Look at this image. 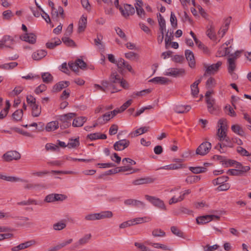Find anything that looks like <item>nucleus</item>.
<instances>
[{
	"mask_svg": "<svg viewBox=\"0 0 251 251\" xmlns=\"http://www.w3.org/2000/svg\"><path fill=\"white\" fill-rule=\"evenodd\" d=\"M118 74L116 72H112L109 76V81L103 80L101 84L104 87L103 92H107L108 90L112 89L111 93L119 92L121 89L116 88L115 84L118 81Z\"/></svg>",
	"mask_w": 251,
	"mask_h": 251,
	"instance_id": "1",
	"label": "nucleus"
},
{
	"mask_svg": "<svg viewBox=\"0 0 251 251\" xmlns=\"http://www.w3.org/2000/svg\"><path fill=\"white\" fill-rule=\"evenodd\" d=\"M68 66L69 67L67 66V63L64 62L59 67V70L67 75L70 74V70L77 74L78 72V58L75 59V62H69Z\"/></svg>",
	"mask_w": 251,
	"mask_h": 251,
	"instance_id": "2",
	"label": "nucleus"
},
{
	"mask_svg": "<svg viewBox=\"0 0 251 251\" xmlns=\"http://www.w3.org/2000/svg\"><path fill=\"white\" fill-rule=\"evenodd\" d=\"M236 57H229L227 59V71L232 79L236 80L238 78V75L234 73L236 69Z\"/></svg>",
	"mask_w": 251,
	"mask_h": 251,
	"instance_id": "3",
	"label": "nucleus"
},
{
	"mask_svg": "<svg viewBox=\"0 0 251 251\" xmlns=\"http://www.w3.org/2000/svg\"><path fill=\"white\" fill-rule=\"evenodd\" d=\"M211 144L205 141L202 143L197 149L196 153L198 155L204 156L207 154L211 149Z\"/></svg>",
	"mask_w": 251,
	"mask_h": 251,
	"instance_id": "4",
	"label": "nucleus"
},
{
	"mask_svg": "<svg viewBox=\"0 0 251 251\" xmlns=\"http://www.w3.org/2000/svg\"><path fill=\"white\" fill-rule=\"evenodd\" d=\"M119 10L122 15L126 19H127L129 16L133 15L135 13L133 6L128 4H125L122 7H120Z\"/></svg>",
	"mask_w": 251,
	"mask_h": 251,
	"instance_id": "5",
	"label": "nucleus"
},
{
	"mask_svg": "<svg viewBox=\"0 0 251 251\" xmlns=\"http://www.w3.org/2000/svg\"><path fill=\"white\" fill-rule=\"evenodd\" d=\"M20 158V153L15 151H7L2 155V158L6 162H10L13 160H18Z\"/></svg>",
	"mask_w": 251,
	"mask_h": 251,
	"instance_id": "6",
	"label": "nucleus"
},
{
	"mask_svg": "<svg viewBox=\"0 0 251 251\" xmlns=\"http://www.w3.org/2000/svg\"><path fill=\"white\" fill-rule=\"evenodd\" d=\"M145 198L147 200L151 202L154 206L163 210H166V206L164 202L160 199L154 197L146 195Z\"/></svg>",
	"mask_w": 251,
	"mask_h": 251,
	"instance_id": "7",
	"label": "nucleus"
},
{
	"mask_svg": "<svg viewBox=\"0 0 251 251\" xmlns=\"http://www.w3.org/2000/svg\"><path fill=\"white\" fill-rule=\"evenodd\" d=\"M222 65V62L219 61L215 64L208 66L206 68L205 73L204 74V76L207 75H211L216 74L219 70Z\"/></svg>",
	"mask_w": 251,
	"mask_h": 251,
	"instance_id": "8",
	"label": "nucleus"
},
{
	"mask_svg": "<svg viewBox=\"0 0 251 251\" xmlns=\"http://www.w3.org/2000/svg\"><path fill=\"white\" fill-rule=\"evenodd\" d=\"M15 43V41L14 37L10 35H4L0 40V44L1 45L2 48L6 47L12 49V46Z\"/></svg>",
	"mask_w": 251,
	"mask_h": 251,
	"instance_id": "9",
	"label": "nucleus"
},
{
	"mask_svg": "<svg viewBox=\"0 0 251 251\" xmlns=\"http://www.w3.org/2000/svg\"><path fill=\"white\" fill-rule=\"evenodd\" d=\"M130 144L129 140L126 139L120 140L115 143L113 148L115 151H121L127 148Z\"/></svg>",
	"mask_w": 251,
	"mask_h": 251,
	"instance_id": "10",
	"label": "nucleus"
},
{
	"mask_svg": "<svg viewBox=\"0 0 251 251\" xmlns=\"http://www.w3.org/2000/svg\"><path fill=\"white\" fill-rule=\"evenodd\" d=\"M156 179L155 178L152 176H147L134 180L132 181V183L134 185L150 184L153 183Z\"/></svg>",
	"mask_w": 251,
	"mask_h": 251,
	"instance_id": "11",
	"label": "nucleus"
},
{
	"mask_svg": "<svg viewBox=\"0 0 251 251\" xmlns=\"http://www.w3.org/2000/svg\"><path fill=\"white\" fill-rule=\"evenodd\" d=\"M185 71L183 69L170 68L165 73V75L177 77L184 74Z\"/></svg>",
	"mask_w": 251,
	"mask_h": 251,
	"instance_id": "12",
	"label": "nucleus"
},
{
	"mask_svg": "<svg viewBox=\"0 0 251 251\" xmlns=\"http://www.w3.org/2000/svg\"><path fill=\"white\" fill-rule=\"evenodd\" d=\"M76 116V114L74 113H69L66 114L61 115L60 116V120L64 124V127L69 126L71 125L70 121L73 119Z\"/></svg>",
	"mask_w": 251,
	"mask_h": 251,
	"instance_id": "13",
	"label": "nucleus"
},
{
	"mask_svg": "<svg viewBox=\"0 0 251 251\" xmlns=\"http://www.w3.org/2000/svg\"><path fill=\"white\" fill-rule=\"evenodd\" d=\"M20 39L30 44H34L36 41V36L33 33H25L20 37Z\"/></svg>",
	"mask_w": 251,
	"mask_h": 251,
	"instance_id": "14",
	"label": "nucleus"
},
{
	"mask_svg": "<svg viewBox=\"0 0 251 251\" xmlns=\"http://www.w3.org/2000/svg\"><path fill=\"white\" fill-rule=\"evenodd\" d=\"M124 203L126 205H132L142 208H144L145 206V204L143 202L131 199L126 200L124 201Z\"/></svg>",
	"mask_w": 251,
	"mask_h": 251,
	"instance_id": "15",
	"label": "nucleus"
},
{
	"mask_svg": "<svg viewBox=\"0 0 251 251\" xmlns=\"http://www.w3.org/2000/svg\"><path fill=\"white\" fill-rule=\"evenodd\" d=\"M185 55L186 59L189 61V65L191 68H193L195 65V60L193 52L189 50L185 51Z\"/></svg>",
	"mask_w": 251,
	"mask_h": 251,
	"instance_id": "16",
	"label": "nucleus"
},
{
	"mask_svg": "<svg viewBox=\"0 0 251 251\" xmlns=\"http://www.w3.org/2000/svg\"><path fill=\"white\" fill-rule=\"evenodd\" d=\"M223 122L224 120L223 119H220L218 122V124H220L221 126L218 129L217 135L220 141H224V138L226 136V131H225L223 126Z\"/></svg>",
	"mask_w": 251,
	"mask_h": 251,
	"instance_id": "17",
	"label": "nucleus"
},
{
	"mask_svg": "<svg viewBox=\"0 0 251 251\" xmlns=\"http://www.w3.org/2000/svg\"><path fill=\"white\" fill-rule=\"evenodd\" d=\"M70 84L69 81H61L54 85L52 91L54 92L60 91L63 89L67 87Z\"/></svg>",
	"mask_w": 251,
	"mask_h": 251,
	"instance_id": "18",
	"label": "nucleus"
},
{
	"mask_svg": "<svg viewBox=\"0 0 251 251\" xmlns=\"http://www.w3.org/2000/svg\"><path fill=\"white\" fill-rule=\"evenodd\" d=\"M128 62L126 61L122 58H120L117 60V66L118 67V72L120 74L123 75L124 73V69Z\"/></svg>",
	"mask_w": 251,
	"mask_h": 251,
	"instance_id": "19",
	"label": "nucleus"
},
{
	"mask_svg": "<svg viewBox=\"0 0 251 251\" xmlns=\"http://www.w3.org/2000/svg\"><path fill=\"white\" fill-rule=\"evenodd\" d=\"M47 54V52L43 50H38L33 53L32 58L35 60H39L44 57Z\"/></svg>",
	"mask_w": 251,
	"mask_h": 251,
	"instance_id": "20",
	"label": "nucleus"
},
{
	"mask_svg": "<svg viewBox=\"0 0 251 251\" xmlns=\"http://www.w3.org/2000/svg\"><path fill=\"white\" fill-rule=\"evenodd\" d=\"M231 129L234 133L240 136H244L245 135V133L242 127L239 125L236 124L232 125L231 127Z\"/></svg>",
	"mask_w": 251,
	"mask_h": 251,
	"instance_id": "21",
	"label": "nucleus"
},
{
	"mask_svg": "<svg viewBox=\"0 0 251 251\" xmlns=\"http://www.w3.org/2000/svg\"><path fill=\"white\" fill-rule=\"evenodd\" d=\"M157 17L158 18V24L160 33H164L166 30L165 20L160 13L157 15Z\"/></svg>",
	"mask_w": 251,
	"mask_h": 251,
	"instance_id": "22",
	"label": "nucleus"
},
{
	"mask_svg": "<svg viewBox=\"0 0 251 251\" xmlns=\"http://www.w3.org/2000/svg\"><path fill=\"white\" fill-rule=\"evenodd\" d=\"M191 106L190 105H176L175 108L174 110L176 113H184L185 112H187L189 111L191 109Z\"/></svg>",
	"mask_w": 251,
	"mask_h": 251,
	"instance_id": "23",
	"label": "nucleus"
},
{
	"mask_svg": "<svg viewBox=\"0 0 251 251\" xmlns=\"http://www.w3.org/2000/svg\"><path fill=\"white\" fill-rule=\"evenodd\" d=\"M87 16L82 15L79 20V33L83 32L85 30L87 24Z\"/></svg>",
	"mask_w": 251,
	"mask_h": 251,
	"instance_id": "24",
	"label": "nucleus"
},
{
	"mask_svg": "<svg viewBox=\"0 0 251 251\" xmlns=\"http://www.w3.org/2000/svg\"><path fill=\"white\" fill-rule=\"evenodd\" d=\"M32 109V115L34 117L39 116L41 113V107L38 104L34 103L30 106Z\"/></svg>",
	"mask_w": 251,
	"mask_h": 251,
	"instance_id": "25",
	"label": "nucleus"
},
{
	"mask_svg": "<svg viewBox=\"0 0 251 251\" xmlns=\"http://www.w3.org/2000/svg\"><path fill=\"white\" fill-rule=\"evenodd\" d=\"M150 81L159 84H166L168 83L169 79L164 77H155L151 79Z\"/></svg>",
	"mask_w": 251,
	"mask_h": 251,
	"instance_id": "26",
	"label": "nucleus"
},
{
	"mask_svg": "<svg viewBox=\"0 0 251 251\" xmlns=\"http://www.w3.org/2000/svg\"><path fill=\"white\" fill-rule=\"evenodd\" d=\"M212 220L210 215H205L199 217L196 221L198 224H204L208 223Z\"/></svg>",
	"mask_w": 251,
	"mask_h": 251,
	"instance_id": "27",
	"label": "nucleus"
},
{
	"mask_svg": "<svg viewBox=\"0 0 251 251\" xmlns=\"http://www.w3.org/2000/svg\"><path fill=\"white\" fill-rule=\"evenodd\" d=\"M97 216L98 217V220L111 218L113 216V214L110 211H104L98 213Z\"/></svg>",
	"mask_w": 251,
	"mask_h": 251,
	"instance_id": "28",
	"label": "nucleus"
},
{
	"mask_svg": "<svg viewBox=\"0 0 251 251\" xmlns=\"http://www.w3.org/2000/svg\"><path fill=\"white\" fill-rule=\"evenodd\" d=\"M58 127V122L57 121H52L47 124L46 130L47 131H54L57 129Z\"/></svg>",
	"mask_w": 251,
	"mask_h": 251,
	"instance_id": "29",
	"label": "nucleus"
},
{
	"mask_svg": "<svg viewBox=\"0 0 251 251\" xmlns=\"http://www.w3.org/2000/svg\"><path fill=\"white\" fill-rule=\"evenodd\" d=\"M174 39V32L173 30L170 31L168 30L166 34V38L165 39V47L166 49L168 48L169 45L170 44L171 41Z\"/></svg>",
	"mask_w": 251,
	"mask_h": 251,
	"instance_id": "30",
	"label": "nucleus"
},
{
	"mask_svg": "<svg viewBox=\"0 0 251 251\" xmlns=\"http://www.w3.org/2000/svg\"><path fill=\"white\" fill-rule=\"evenodd\" d=\"M61 41L58 38L54 39L50 42H48L46 43V47L47 48L50 49H53L56 46L61 44Z\"/></svg>",
	"mask_w": 251,
	"mask_h": 251,
	"instance_id": "31",
	"label": "nucleus"
},
{
	"mask_svg": "<svg viewBox=\"0 0 251 251\" xmlns=\"http://www.w3.org/2000/svg\"><path fill=\"white\" fill-rule=\"evenodd\" d=\"M228 177L227 176H222L219 177L212 180V183L214 185H221L227 181Z\"/></svg>",
	"mask_w": 251,
	"mask_h": 251,
	"instance_id": "32",
	"label": "nucleus"
},
{
	"mask_svg": "<svg viewBox=\"0 0 251 251\" xmlns=\"http://www.w3.org/2000/svg\"><path fill=\"white\" fill-rule=\"evenodd\" d=\"M110 112H107L103 114L102 117H99L98 118V122L100 125L104 124L105 122L108 121L110 120Z\"/></svg>",
	"mask_w": 251,
	"mask_h": 251,
	"instance_id": "33",
	"label": "nucleus"
},
{
	"mask_svg": "<svg viewBox=\"0 0 251 251\" xmlns=\"http://www.w3.org/2000/svg\"><path fill=\"white\" fill-rule=\"evenodd\" d=\"M42 78L44 82L49 83L53 80V76L49 73H44L42 74Z\"/></svg>",
	"mask_w": 251,
	"mask_h": 251,
	"instance_id": "34",
	"label": "nucleus"
},
{
	"mask_svg": "<svg viewBox=\"0 0 251 251\" xmlns=\"http://www.w3.org/2000/svg\"><path fill=\"white\" fill-rule=\"evenodd\" d=\"M171 230L172 232L175 234V235L181 238L184 237V233L183 232L179 229L176 226H172L171 227Z\"/></svg>",
	"mask_w": 251,
	"mask_h": 251,
	"instance_id": "35",
	"label": "nucleus"
},
{
	"mask_svg": "<svg viewBox=\"0 0 251 251\" xmlns=\"http://www.w3.org/2000/svg\"><path fill=\"white\" fill-rule=\"evenodd\" d=\"M151 220V218L150 217L146 216L142 218H136L133 219L132 221H134V223L136 224H139L143 223L145 222H149Z\"/></svg>",
	"mask_w": 251,
	"mask_h": 251,
	"instance_id": "36",
	"label": "nucleus"
},
{
	"mask_svg": "<svg viewBox=\"0 0 251 251\" xmlns=\"http://www.w3.org/2000/svg\"><path fill=\"white\" fill-rule=\"evenodd\" d=\"M92 237L91 234L88 233L85 234L79 239V246L84 245L88 243Z\"/></svg>",
	"mask_w": 251,
	"mask_h": 251,
	"instance_id": "37",
	"label": "nucleus"
},
{
	"mask_svg": "<svg viewBox=\"0 0 251 251\" xmlns=\"http://www.w3.org/2000/svg\"><path fill=\"white\" fill-rule=\"evenodd\" d=\"M150 128V127L149 126H144L141 127L137 129H136L134 132H133V136L136 137L138 136L139 135L142 134L143 133H145L149 131Z\"/></svg>",
	"mask_w": 251,
	"mask_h": 251,
	"instance_id": "38",
	"label": "nucleus"
},
{
	"mask_svg": "<svg viewBox=\"0 0 251 251\" xmlns=\"http://www.w3.org/2000/svg\"><path fill=\"white\" fill-rule=\"evenodd\" d=\"M189 170L194 174H199L205 172L207 170L206 168L202 167H190Z\"/></svg>",
	"mask_w": 251,
	"mask_h": 251,
	"instance_id": "39",
	"label": "nucleus"
},
{
	"mask_svg": "<svg viewBox=\"0 0 251 251\" xmlns=\"http://www.w3.org/2000/svg\"><path fill=\"white\" fill-rule=\"evenodd\" d=\"M201 179V176H188L186 179L185 181L187 183H194L198 182Z\"/></svg>",
	"mask_w": 251,
	"mask_h": 251,
	"instance_id": "40",
	"label": "nucleus"
},
{
	"mask_svg": "<svg viewBox=\"0 0 251 251\" xmlns=\"http://www.w3.org/2000/svg\"><path fill=\"white\" fill-rule=\"evenodd\" d=\"M23 115V109L17 110L13 113V114H12V117L14 120L16 121H19L22 119Z\"/></svg>",
	"mask_w": 251,
	"mask_h": 251,
	"instance_id": "41",
	"label": "nucleus"
},
{
	"mask_svg": "<svg viewBox=\"0 0 251 251\" xmlns=\"http://www.w3.org/2000/svg\"><path fill=\"white\" fill-rule=\"evenodd\" d=\"M4 180L11 182H27V180L24 179L20 177H14V176H4Z\"/></svg>",
	"mask_w": 251,
	"mask_h": 251,
	"instance_id": "42",
	"label": "nucleus"
},
{
	"mask_svg": "<svg viewBox=\"0 0 251 251\" xmlns=\"http://www.w3.org/2000/svg\"><path fill=\"white\" fill-rule=\"evenodd\" d=\"M73 241V240L72 239H68L66 241H64L62 243L58 244L56 246H55L53 249V251H57L61 248L64 247L66 245L71 243Z\"/></svg>",
	"mask_w": 251,
	"mask_h": 251,
	"instance_id": "43",
	"label": "nucleus"
},
{
	"mask_svg": "<svg viewBox=\"0 0 251 251\" xmlns=\"http://www.w3.org/2000/svg\"><path fill=\"white\" fill-rule=\"evenodd\" d=\"M236 168L238 169L242 175L247 173L250 170L249 166H243L240 162H238L237 165L235 166Z\"/></svg>",
	"mask_w": 251,
	"mask_h": 251,
	"instance_id": "44",
	"label": "nucleus"
},
{
	"mask_svg": "<svg viewBox=\"0 0 251 251\" xmlns=\"http://www.w3.org/2000/svg\"><path fill=\"white\" fill-rule=\"evenodd\" d=\"M149 245L154 248H157V249H162L163 250H165V251H167V250L171 251L172 250V248H170L164 244H159V243H150Z\"/></svg>",
	"mask_w": 251,
	"mask_h": 251,
	"instance_id": "45",
	"label": "nucleus"
},
{
	"mask_svg": "<svg viewBox=\"0 0 251 251\" xmlns=\"http://www.w3.org/2000/svg\"><path fill=\"white\" fill-rule=\"evenodd\" d=\"M152 235L154 237H164L165 232L160 228H155L152 231Z\"/></svg>",
	"mask_w": 251,
	"mask_h": 251,
	"instance_id": "46",
	"label": "nucleus"
},
{
	"mask_svg": "<svg viewBox=\"0 0 251 251\" xmlns=\"http://www.w3.org/2000/svg\"><path fill=\"white\" fill-rule=\"evenodd\" d=\"M66 226V224L64 222L61 221L53 224V228L55 230H60L65 228Z\"/></svg>",
	"mask_w": 251,
	"mask_h": 251,
	"instance_id": "47",
	"label": "nucleus"
},
{
	"mask_svg": "<svg viewBox=\"0 0 251 251\" xmlns=\"http://www.w3.org/2000/svg\"><path fill=\"white\" fill-rule=\"evenodd\" d=\"M225 110L226 114L231 117H235L236 116L235 112L230 105H226L225 107Z\"/></svg>",
	"mask_w": 251,
	"mask_h": 251,
	"instance_id": "48",
	"label": "nucleus"
},
{
	"mask_svg": "<svg viewBox=\"0 0 251 251\" xmlns=\"http://www.w3.org/2000/svg\"><path fill=\"white\" fill-rule=\"evenodd\" d=\"M125 55V57L129 60H134L139 58V55L137 53L131 51L126 53Z\"/></svg>",
	"mask_w": 251,
	"mask_h": 251,
	"instance_id": "49",
	"label": "nucleus"
},
{
	"mask_svg": "<svg viewBox=\"0 0 251 251\" xmlns=\"http://www.w3.org/2000/svg\"><path fill=\"white\" fill-rule=\"evenodd\" d=\"M118 78H119L117 83H120L121 87L125 89H128L129 88V84L128 82L124 79H121L119 75L118 74Z\"/></svg>",
	"mask_w": 251,
	"mask_h": 251,
	"instance_id": "50",
	"label": "nucleus"
},
{
	"mask_svg": "<svg viewBox=\"0 0 251 251\" xmlns=\"http://www.w3.org/2000/svg\"><path fill=\"white\" fill-rule=\"evenodd\" d=\"M142 5L135 6L137 15L141 18H145V12L142 7Z\"/></svg>",
	"mask_w": 251,
	"mask_h": 251,
	"instance_id": "51",
	"label": "nucleus"
},
{
	"mask_svg": "<svg viewBox=\"0 0 251 251\" xmlns=\"http://www.w3.org/2000/svg\"><path fill=\"white\" fill-rule=\"evenodd\" d=\"M118 173H119V171H118V168L117 167V168H115L114 169H112L108 170L104 174H102V175H100L98 177V178H101L103 177V176H104L110 175L115 174H116Z\"/></svg>",
	"mask_w": 251,
	"mask_h": 251,
	"instance_id": "52",
	"label": "nucleus"
},
{
	"mask_svg": "<svg viewBox=\"0 0 251 251\" xmlns=\"http://www.w3.org/2000/svg\"><path fill=\"white\" fill-rule=\"evenodd\" d=\"M62 40L65 44L68 46L73 47L75 46V42L67 36L63 37Z\"/></svg>",
	"mask_w": 251,
	"mask_h": 251,
	"instance_id": "53",
	"label": "nucleus"
},
{
	"mask_svg": "<svg viewBox=\"0 0 251 251\" xmlns=\"http://www.w3.org/2000/svg\"><path fill=\"white\" fill-rule=\"evenodd\" d=\"M26 184L24 186V188L25 189L27 190H30V189H33L37 187H39L41 186V185L39 184H33L31 183H28V181H27V182H25Z\"/></svg>",
	"mask_w": 251,
	"mask_h": 251,
	"instance_id": "54",
	"label": "nucleus"
},
{
	"mask_svg": "<svg viewBox=\"0 0 251 251\" xmlns=\"http://www.w3.org/2000/svg\"><path fill=\"white\" fill-rule=\"evenodd\" d=\"M206 34L209 38L211 39H213L215 38V33L214 31V27L212 26V25H210V28L207 30Z\"/></svg>",
	"mask_w": 251,
	"mask_h": 251,
	"instance_id": "55",
	"label": "nucleus"
},
{
	"mask_svg": "<svg viewBox=\"0 0 251 251\" xmlns=\"http://www.w3.org/2000/svg\"><path fill=\"white\" fill-rule=\"evenodd\" d=\"M219 56H224L229 53V49L226 47H221L218 50Z\"/></svg>",
	"mask_w": 251,
	"mask_h": 251,
	"instance_id": "56",
	"label": "nucleus"
},
{
	"mask_svg": "<svg viewBox=\"0 0 251 251\" xmlns=\"http://www.w3.org/2000/svg\"><path fill=\"white\" fill-rule=\"evenodd\" d=\"M170 22L172 26L174 28H176L177 27V19L175 14L172 12L171 13Z\"/></svg>",
	"mask_w": 251,
	"mask_h": 251,
	"instance_id": "57",
	"label": "nucleus"
},
{
	"mask_svg": "<svg viewBox=\"0 0 251 251\" xmlns=\"http://www.w3.org/2000/svg\"><path fill=\"white\" fill-rule=\"evenodd\" d=\"M81 3L82 7L87 11H90L91 9V5L88 0H81Z\"/></svg>",
	"mask_w": 251,
	"mask_h": 251,
	"instance_id": "58",
	"label": "nucleus"
},
{
	"mask_svg": "<svg viewBox=\"0 0 251 251\" xmlns=\"http://www.w3.org/2000/svg\"><path fill=\"white\" fill-rule=\"evenodd\" d=\"M227 173L231 176H243L242 175V174L241 173V171H240L238 169H229L227 171Z\"/></svg>",
	"mask_w": 251,
	"mask_h": 251,
	"instance_id": "59",
	"label": "nucleus"
},
{
	"mask_svg": "<svg viewBox=\"0 0 251 251\" xmlns=\"http://www.w3.org/2000/svg\"><path fill=\"white\" fill-rule=\"evenodd\" d=\"M115 30L116 31L117 34L123 39L125 41H126L127 40L126 36L125 33L123 32V31L119 27H116L115 28Z\"/></svg>",
	"mask_w": 251,
	"mask_h": 251,
	"instance_id": "60",
	"label": "nucleus"
},
{
	"mask_svg": "<svg viewBox=\"0 0 251 251\" xmlns=\"http://www.w3.org/2000/svg\"><path fill=\"white\" fill-rule=\"evenodd\" d=\"M191 94L193 97H197L199 93V89L198 86H194L193 84L191 85Z\"/></svg>",
	"mask_w": 251,
	"mask_h": 251,
	"instance_id": "61",
	"label": "nucleus"
},
{
	"mask_svg": "<svg viewBox=\"0 0 251 251\" xmlns=\"http://www.w3.org/2000/svg\"><path fill=\"white\" fill-rule=\"evenodd\" d=\"M219 246L216 244L213 246H209V245H207L206 246L203 247L204 251H214L218 249Z\"/></svg>",
	"mask_w": 251,
	"mask_h": 251,
	"instance_id": "62",
	"label": "nucleus"
},
{
	"mask_svg": "<svg viewBox=\"0 0 251 251\" xmlns=\"http://www.w3.org/2000/svg\"><path fill=\"white\" fill-rule=\"evenodd\" d=\"M237 151L241 155L245 156H250V153L248 151L241 147H238L237 148Z\"/></svg>",
	"mask_w": 251,
	"mask_h": 251,
	"instance_id": "63",
	"label": "nucleus"
},
{
	"mask_svg": "<svg viewBox=\"0 0 251 251\" xmlns=\"http://www.w3.org/2000/svg\"><path fill=\"white\" fill-rule=\"evenodd\" d=\"M230 188V185L228 183H222L220 186H219L216 190L218 191H226L229 189Z\"/></svg>",
	"mask_w": 251,
	"mask_h": 251,
	"instance_id": "64",
	"label": "nucleus"
}]
</instances>
